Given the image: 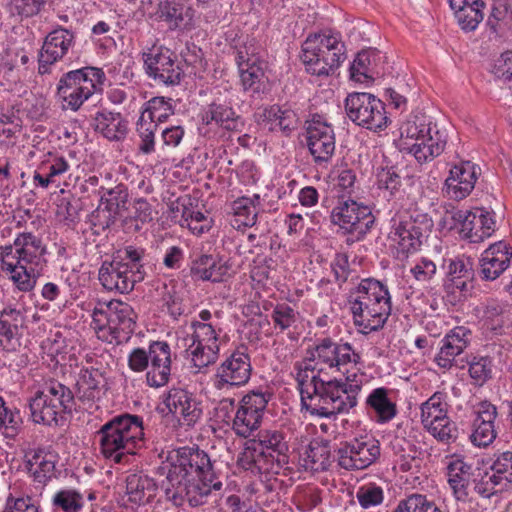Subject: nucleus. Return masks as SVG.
<instances>
[{"instance_id": "obj_8", "label": "nucleus", "mask_w": 512, "mask_h": 512, "mask_svg": "<svg viewBox=\"0 0 512 512\" xmlns=\"http://www.w3.org/2000/svg\"><path fill=\"white\" fill-rule=\"evenodd\" d=\"M105 80L104 71L91 66L63 74L57 85V95L63 108L78 111L85 101L102 91Z\"/></svg>"}, {"instance_id": "obj_22", "label": "nucleus", "mask_w": 512, "mask_h": 512, "mask_svg": "<svg viewBox=\"0 0 512 512\" xmlns=\"http://www.w3.org/2000/svg\"><path fill=\"white\" fill-rule=\"evenodd\" d=\"M253 440L260 451L262 450L267 456L266 460L273 466V471H278L289 463L290 445L288 434L285 431L263 429Z\"/></svg>"}, {"instance_id": "obj_38", "label": "nucleus", "mask_w": 512, "mask_h": 512, "mask_svg": "<svg viewBox=\"0 0 512 512\" xmlns=\"http://www.w3.org/2000/svg\"><path fill=\"white\" fill-rule=\"evenodd\" d=\"M264 452L260 451L256 442L250 439L246 442L243 451L238 457V464L245 470L251 471L252 473H276L273 471V466L267 462Z\"/></svg>"}, {"instance_id": "obj_41", "label": "nucleus", "mask_w": 512, "mask_h": 512, "mask_svg": "<svg viewBox=\"0 0 512 512\" xmlns=\"http://www.w3.org/2000/svg\"><path fill=\"white\" fill-rule=\"evenodd\" d=\"M490 469L492 474L487 484L491 483L492 489L498 487L499 491L507 488L512 483V451L496 454Z\"/></svg>"}, {"instance_id": "obj_24", "label": "nucleus", "mask_w": 512, "mask_h": 512, "mask_svg": "<svg viewBox=\"0 0 512 512\" xmlns=\"http://www.w3.org/2000/svg\"><path fill=\"white\" fill-rule=\"evenodd\" d=\"M239 116L227 93L218 91L201 112V121L206 126L215 125L228 131L237 130Z\"/></svg>"}, {"instance_id": "obj_59", "label": "nucleus", "mask_w": 512, "mask_h": 512, "mask_svg": "<svg viewBox=\"0 0 512 512\" xmlns=\"http://www.w3.org/2000/svg\"><path fill=\"white\" fill-rule=\"evenodd\" d=\"M192 362L195 367L201 369L216 362L219 354V344L198 345L195 344L192 348L189 346Z\"/></svg>"}, {"instance_id": "obj_46", "label": "nucleus", "mask_w": 512, "mask_h": 512, "mask_svg": "<svg viewBox=\"0 0 512 512\" xmlns=\"http://www.w3.org/2000/svg\"><path fill=\"white\" fill-rule=\"evenodd\" d=\"M379 56V51L377 50H362L359 52L354 59L351 67H350V76L354 81L363 83L367 79H372L371 66L376 61V58Z\"/></svg>"}, {"instance_id": "obj_28", "label": "nucleus", "mask_w": 512, "mask_h": 512, "mask_svg": "<svg viewBox=\"0 0 512 512\" xmlns=\"http://www.w3.org/2000/svg\"><path fill=\"white\" fill-rule=\"evenodd\" d=\"M110 342H127L135 331L137 314L132 306L120 300L110 301Z\"/></svg>"}, {"instance_id": "obj_58", "label": "nucleus", "mask_w": 512, "mask_h": 512, "mask_svg": "<svg viewBox=\"0 0 512 512\" xmlns=\"http://www.w3.org/2000/svg\"><path fill=\"white\" fill-rule=\"evenodd\" d=\"M147 104L143 113L146 114L148 121L151 120L157 124L163 123L174 114L170 98L166 100L164 97H154Z\"/></svg>"}, {"instance_id": "obj_60", "label": "nucleus", "mask_w": 512, "mask_h": 512, "mask_svg": "<svg viewBox=\"0 0 512 512\" xmlns=\"http://www.w3.org/2000/svg\"><path fill=\"white\" fill-rule=\"evenodd\" d=\"M376 176L379 189L388 191L391 196H395L399 192L402 186V177L396 167L379 168Z\"/></svg>"}, {"instance_id": "obj_4", "label": "nucleus", "mask_w": 512, "mask_h": 512, "mask_svg": "<svg viewBox=\"0 0 512 512\" xmlns=\"http://www.w3.org/2000/svg\"><path fill=\"white\" fill-rule=\"evenodd\" d=\"M351 302L354 324L362 334L379 331L391 315V297L386 285L366 278L361 280Z\"/></svg>"}, {"instance_id": "obj_1", "label": "nucleus", "mask_w": 512, "mask_h": 512, "mask_svg": "<svg viewBox=\"0 0 512 512\" xmlns=\"http://www.w3.org/2000/svg\"><path fill=\"white\" fill-rule=\"evenodd\" d=\"M168 471L163 483L166 497L176 506L187 502L198 507L206 502L212 490H220L209 455L198 446H184L169 452Z\"/></svg>"}, {"instance_id": "obj_16", "label": "nucleus", "mask_w": 512, "mask_h": 512, "mask_svg": "<svg viewBox=\"0 0 512 512\" xmlns=\"http://www.w3.org/2000/svg\"><path fill=\"white\" fill-rule=\"evenodd\" d=\"M380 457V443L373 437L354 438L342 442L335 450L338 466L345 470H362Z\"/></svg>"}, {"instance_id": "obj_21", "label": "nucleus", "mask_w": 512, "mask_h": 512, "mask_svg": "<svg viewBox=\"0 0 512 512\" xmlns=\"http://www.w3.org/2000/svg\"><path fill=\"white\" fill-rule=\"evenodd\" d=\"M455 222L460 224V232L470 242L478 243L490 237L495 231L494 213L484 208L472 211L458 210L453 214Z\"/></svg>"}, {"instance_id": "obj_52", "label": "nucleus", "mask_w": 512, "mask_h": 512, "mask_svg": "<svg viewBox=\"0 0 512 512\" xmlns=\"http://www.w3.org/2000/svg\"><path fill=\"white\" fill-rule=\"evenodd\" d=\"M158 124L148 121L146 114L142 113L137 122V133L141 139L138 149L144 154H150L155 150V132Z\"/></svg>"}, {"instance_id": "obj_30", "label": "nucleus", "mask_w": 512, "mask_h": 512, "mask_svg": "<svg viewBox=\"0 0 512 512\" xmlns=\"http://www.w3.org/2000/svg\"><path fill=\"white\" fill-rule=\"evenodd\" d=\"M76 398L92 408L101 398L102 389L105 387V378L98 369L84 368L80 370L76 380Z\"/></svg>"}, {"instance_id": "obj_48", "label": "nucleus", "mask_w": 512, "mask_h": 512, "mask_svg": "<svg viewBox=\"0 0 512 512\" xmlns=\"http://www.w3.org/2000/svg\"><path fill=\"white\" fill-rule=\"evenodd\" d=\"M22 424L23 419L20 411L8 409L4 399L0 397V432L6 438L13 439L21 431Z\"/></svg>"}, {"instance_id": "obj_17", "label": "nucleus", "mask_w": 512, "mask_h": 512, "mask_svg": "<svg viewBox=\"0 0 512 512\" xmlns=\"http://www.w3.org/2000/svg\"><path fill=\"white\" fill-rule=\"evenodd\" d=\"M306 146L317 166L326 167L331 161L336 147L333 127L321 116H313L305 130Z\"/></svg>"}, {"instance_id": "obj_13", "label": "nucleus", "mask_w": 512, "mask_h": 512, "mask_svg": "<svg viewBox=\"0 0 512 512\" xmlns=\"http://www.w3.org/2000/svg\"><path fill=\"white\" fill-rule=\"evenodd\" d=\"M144 70L157 84L179 85L184 78V70L177 55L165 46L152 47L142 53Z\"/></svg>"}, {"instance_id": "obj_14", "label": "nucleus", "mask_w": 512, "mask_h": 512, "mask_svg": "<svg viewBox=\"0 0 512 512\" xmlns=\"http://www.w3.org/2000/svg\"><path fill=\"white\" fill-rule=\"evenodd\" d=\"M330 220L339 226L343 233L355 234L356 240L360 241L372 229L375 216L368 206L347 199L338 201L331 211Z\"/></svg>"}, {"instance_id": "obj_26", "label": "nucleus", "mask_w": 512, "mask_h": 512, "mask_svg": "<svg viewBox=\"0 0 512 512\" xmlns=\"http://www.w3.org/2000/svg\"><path fill=\"white\" fill-rule=\"evenodd\" d=\"M480 168L471 161H461L450 169L445 180L446 193L451 199L462 200L474 189Z\"/></svg>"}, {"instance_id": "obj_42", "label": "nucleus", "mask_w": 512, "mask_h": 512, "mask_svg": "<svg viewBox=\"0 0 512 512\" xmlns=\"http://www.w3.org/2000/svg\"><path fill=\"white\" fill-rule=\"evenodd\" d=\"M27 465L34 480L40 484H45L54 475L55 461L53 456L46 453L42 448L36 449L29 454Z\"/></svg>"}, {"instance_id": "obj_39", "label": "nucleus", "mask_w": 512, "mask_h": 512, "mask_svg": "<svg viewBox=\"0 0 512 512\" xmlns=\"http://www.w3.org/2000/svg\"><path fill=\"white\" fill-rule=\"evenodd\" d=\"M333 460L328 442L314 440L310 442L303 458V466L306 470L313 472L326 471L330 468Z\"/></svg>"}, {"instance_id": "obj_47", "label": "nucleus", "mask_w": 512, "mask_h": 512, "mask_svg": "<svg viewBox=\"0 0 512 512\" xmlns=\"http://www.w3.org/2000/svg\"><path fill=\"white\" fill-rule=\"evenodd\" d=\"M102 194L100 203L112 211L113 214L121 217L123 212L128 209V190L127 188L119 184L111 189H104L101 187Z\"/></svg>"}, {"instance_id": "obj_44", "label": "nucleus", "mask_w": 512, "mask_h": 512, "mask_svg": "<svg viewBox=\"0 0 512 512\" xmlns=\"http://www.w3.org/2000/svg\"><path fill=\"white\" fill-rule=\"evenodd\" d=\"M446 417H448L447 403L441 392L434 393L421 405V421L425 428L432 426L437 421H443Z\"/></svg>"}, {"instance_id": "obj_11", "label": "nucleus", "mask_w": 512, "mask_h": 512, "mask_svg": "<svg viewBox=\"0 0 512 512\" xmlns=\"http://www.w3.org/2000/svg\"><path fill=\"white\" fill-rule=\"evenodd\" d=\"M344 108L347 117L358 126L381 131L388 125L384 102L371 93H349Z\"/></svg>"}, {"instance_id": "obj_2", "label": "nucleus", "mask_w": 512, "mask_h": 512, "mask_svg": "<svg viewBox=\"0 0 512 512\" xmlns=\"http://www.w3.org/2000/svg\"><path fill=\"white\" fill-rule=\"evenodd\" d=\"M47 246L32 232L19 233L13 244L0 247L1 269L21 292L32 291L47 266Z\"/></svg>"}, {"instance_id": "obj_10", "label": "nucleus", "mask_w": 512, "mask_h": 512, "mask_svg": "<svg viewBox=\"0 0 512 512\" xmlns=\"http://www.w3.org/2000/svg\"><path fill=\"white\" fill-rule=\"evenodd\" d=\"M315 360L309 359V354L307 357L301 361L296 362L294 365L295 380L297 382V388L300 392L301 397V406L302 409H305L309 413L311 411H322L320 408H323L325 404V400H327V396L330 394L333 395V391L329 389H333L335 386L327 383L328 379H324L321 376L322 368L318 370L316 373V363L312 365Z\"/></svg>"}, {"instance_id": "obj_37", "label": "nucleus", "mask_w": 512, "mask_h": 512, "mask_svg": "<svg viewBox=\"0 0 512 512\" xmlns=\"http://www.w3.org/2000/svg\"><path fill=\"white\" fill-rule=\"evenodd\" d=\"M157 485L155 481L142 474H130L126 478V493L129 501L134 504L150 502L156 495Z\"/></svg>"}, {"instance_id": "obj_45", "label": "nucleus", "mask_w": 512, "mask_h": 512, "mask_svg": "<svg viewBox=\"0 0 512 512\" xmlns=\"http://www.w3.org/2000/svg\"><path fill=\"white\" fill-rule=\"evenodd\" d=\"M242 86L245 91L254 94H261L265 89V73L262 63L253 62L248 66L239 69Z\"/></svg>"}, {"instance_id": "obj_20", "label": "nucleus", "mask_w": 512, "mask_h": 512, "mask_svg": "<svg viewBox=\"0 0 512 512\" xmlns=\"http://www.w3.org/2000/svg\"><path fill=\"white\" fill-rule=\"evenodd\" d=\"M74 43V32L60 25L49 32L44 39L38 56L39 74L49 73L51 65L62 60Z\"/></svg>"}, {"instance_id": "obj_3", "label": "nucleus", "mask_w": 512, "mask_h": 512, "mask_svg": "<svg viewBox=\"0 0 512 512\" xmlns=\"http://www.w3.org/2000/svg\"><path fill=\"white\" fill-rule=\"evenodd\" d=\"M102 455L116 464L127 463L129 456L144 441L143 418L123 413L107 421L96 432Z\"/></svg>"}, {"instance_id": "obj_63", "label": "nucleus", "mask_w": 512, "mask_h": 512, "mask_svg": "<svg viewBox=\"0 0 512 512\" xmlns=\"http://www.w3.org/2000/svg\"><path fill=\"white\" fill-rule=\"evenodd\" d=\"M464 351L461 346L453 343L448 337H444L442 340V346L440 351L435 356V363L443 369H450L453 366L456 356L460 355Z\"/></svg>"}, {"instance_id": "obj_18", "label": "nucleus", "mask_w": 512, "mask_h": 512, "mask_svg": "<svg viewBox=\"0 0 512 512\" xmlns=\"http://www.w3.org/2000/svg\"><path fill=\"white\" fill-rule=\"evenodd\" d=\"M310 360H317L316 364H323L330 369L342 372L348 364H358L361 356L348 342H336L330 337L317 339L314 348L307 351Z\"/></svg>"}, {"instance_id": "obj_50", "label": "nucleus", "mask_w": 512, "mask_h": 512, "mask_svg": "<svg viewBox=\"0 0 512 512\" xmlns=\"http://www.w3.org/2000/svg\"><path fill=\"white\" fill-rule=\"evenodd\" d=\"M512 21V13L506 2L497 0L493 3L487 19V25L495 34L502 33L509 27Z\"/></svg>"}, {"instance_id": "obj_32", "label": "nucleus", "mask_w": 512, "mask_h": 512, "mask_svg": "<svg viewBox=\"0 0 512 512\" xmlns=\"http://www.w3.org/2000/svg\"><path fill=\"white\" fill-rule=\"evenodd\" d=\"M459 26L465 31H473L484 18L485 3L482 0H449Z\"/></svg>"}, {"instance_id": "obj_35", "label": "nucleus", "mask_w": 512, "mask_h": 512, "mask_svg": "<svg viewBox=\"0 0 512 512\" xmlns=\"http://www.w3.org/2000/svg\"><path fill=\"white\" fill-rule=\"evenodd\" d=\"M24 314L11 305L0 312V344L7 350L15 349L14 342L19 328L24 324Z\"/></svg>"}, {"instance_id": "obj_64", "label": "nucleus", "mask_w": 512, "mask_h": 512, "mask_svg": "<svg viewBox=\"0 0 512 512\" xmlns=\"http://www.w3.org/2000/svg\"><path fill=\"white\" fill-rule=\"evenodd\" d=\"M438 441L451 443L457 439L458 430L456 424L446 417L443 421H437L426 428Z\"/></svg>"}, {"instance_id": "obj_36", "label": "nucleus", "mask_w": 512, "mask_h": 512, "mask_svg": "<svg viewBox=\"0 0 512 512\" xmlns=\"http://www.w3.org/2000/svg\"><path fill=\"white\" fill-rule=\"evenodd\" d=\"M471 465L457 458L451 460L447 465V480L457 500H465L468 496L470 483Z\"/></svg>"}, {"instance_id": "obj_55", "label": "nucleus", "mask_w": 512, "mask_h": 512, "mask_svg": "<svg viewBox=\"0 0 512 512\" xmlns=\"http://www.w3.org/2000/svg\"><path fill=\"white\" fill-rule=\"evenodd\" d=\"M52 504L64 512H79L84 505L83 496L74 489L58 491L52 499Z\"/></svg>"}, {"instance_id": "obj_53", "label": "nucleus", "mask_w": 512, "mask_h": 512, "mask_svg": "<svg viewBox=\"0 0 512 512\" xmlns=\"http://www.w3.org/2000/svg\"><path fill=\"white\" fill-rule=\"evenodd\" d=\"M393 512H442L433 501L425 495L412 494L401 500Z\"/></svg>"}, {"instance_id": "obj_29", "label": "nucleus", "mask_w": 512, "mask_h": 512, "mask_svg": "<svg viewBox=\"0 0 512 512\" xmlns=\"http://www.w3.org/2000/svg\"><path fill=\"white\" fill-rule=\"evenodd\" d=\"M157 14L170 30H188L193 26L194 10L181 0H160Z\"/></svg>"}, {"instance_id": "obj_7", "label": "nucleus", "mask_w": 512, "mask_h": 512, "mask_svg": "<svg viewBox=\"0 0 512 512\" xmlns=\"http://www.w3.org/2000/svg\"><path fill=\"white\" fill-rule=\"evenodd\" d=\"M400 136V150L413 154L419 163L433 160L446 146V138L437 126L419 117L403 123Z\"/></svg>"}, {"instance_id": "obj_31", "label": "nucleus", "mask_w": 512, "mask_h": 512, "mask_svg": "<svg viewBox=\"0 0 512 512\" xmlns=\"http://www.w3.org/2000/svg\"><path fill=\"white\" fill-rule=\"evenodd\" d=\"M93 127L97 133L109 141L123 140L128 133V121L121 113L108 110L98 111L93 119Z\"/></svg>"}, {"instance_id": "obj_57", "label": "nucleus", "mask_w": 512, "mask_h": 512, "mask_svg": "<svg viewBox=\"0 0 512 512\" xmlns=\"http://www.w3.org/2000/svg\"><path fill=\"white\" fill-rule=\"evenodd\" d=\"M390 447L393 453L403 461L401 464L402 469H410V461L417 458V447L413 441L403 436H395L390 442Z\"/></svg>"}, {"instance_id": "obj_51", "label": "nucleus", "mask_w": 512, "mask_h": 512, "mask_svg": "<svg viewBox=\"0 0 512 512\" xmlns=\"http://www.w3.org/2000/svg\"><path fill=\"white\" fill-rule=\"evenodd\" d=\"M298 318L299 312L287 303H278L271 313L274 328L278 330L279 333H283L295 327Z\"/></svg>"}, {"instance_id": "obj_56", "label": "nucleus", "mask_w": 512, "mask_h": 512, "mask_svg": "<svg viewBox=\"0 0 512 512\" xmlns=\"http://www.w3.org/2000/svg\"><path fill=\"white\" fill-rule=\"evenodd\" d=\"M273 393L268 388H257L244 395L239 403L263 418L264 411Z\"/></svg>"}, {"instance_id": "obj_27", "label": "nucleus", "mask_w": 512, "mask_h": 512, "mask_svg": "<svg viewBox=\"0 0 512 512\" xmlns=\"http://www.w3.org/2000/svg\"><path fill=\"white\" fill-rule=\"evenodd\" d=\"M511 248L500 241L490 245L481 255L479 261V276L484 281L497 279L510 265Z\"/></svg>"}, {"instance_id": "obj_6", "label": "nucleus", "mask_w": 512, "mask_h": 512, "mask_svg": "<svg viewBox=\"0 0 512 512\" xmlns=\"http://www.w3.org/2000/svg\"><path fill=\"white\" fill-rule=\"evenodd\" d=\"M300 59L307 73L327 77L346 59L345 45L335 35H310L302 44Z\"/></svg>"}, {"instance_id": "obj_62", "label": "nucleus", "mask_w": 512, "mask_h": 512, "mask_svg": "<svg viewBox=\"0 0 512 512\" xmlns=\"http://www.w3.org/2000/svg\"><path fill=\"white\" fill-rule=\"evenodd\" d=\"M191 327L193 329L191 348L195 345H209L218 344V334L212 323H202L200 321H192Z\"/></svg>"}, {"instance_id": "obj_61", "label": "nucleus", "mask_w": 512, "mask_h": 512, "mask_svg": "<svg viewBox=\"0 0 512 512\" xmlns=\"http://www.w3.org/2000/svg\"><path fill=\"white\" fill-rule=\"evenodd\" d=\"M356 499L363 509H370L382 504L384 492L383 489L375 483H368L358 488Z\"/></svg>"}, {"instance_id": "obj_25", "label": "nucleus", "mask_w": 512, "mask_h": 512, "mask_svg": "<svg viewBox=\"0 0 512 512\" xmlns=\"http://www.w3.org/2000/svg\"><path fill=\"white\" fill-rule=\"evenodd\" d=\"M150 369L146 373V381L150 387L165 386L171 375V349L165 341H154L148 349Z\"/></svg>"}, {"instance_id": "obj_15", "label": "nucleus", "mask_w": 512, "mask_h": 512, "mask_svg": "<svg viewBox=\"0 0 512 512\" xmlns=\"http://www.w3.org/2000/svg\"><path fill=\"white\" fill-rule=\"evenodd\" d=\"M327 383L334 385L333 395L329 393L322 411H311V415L323 418H333L338 414H347L358 403V395L362 390V380L357 379L354 374L353 378L349 376L343 381L342 379H328Z\"/></svg>"}, {"instance_id": "obj_34", "label": "nucleus", "mask_w": 512, "mask_h": 512, "mask_svg": "<svg viewBox=\"0 0 512 512\" xmlns=\"http://www.w3.org/2000/svg\"><path fill=\"white\" fill-rule=\"evenodd\" d=\"M227 273V267L211 254H200L192 260L190 274L200 281L220 282Z\"/></svg>"}, {"instance_id": "obj_19", "label": "nucleus", "mask_w": 512, "mask_h": 512, "mask_svg": "<svg viewBox=\"0 0 512 512\" xmlns=\"http://www.w3.org/2000/svg\"><path fill=\"white\" fill-rule=\"evenodd\" d=\"M252 372L250 356L241 350L231 353L216 369L214 387L218 390L245 385Z\"/></svg>"}, {"instance_id": "obj_43", "label": "nucleus", "mask_w": 512, "mask_h": 512, "mask_svg": "<svg viewBox=\"0 0 512 512\" xmlns=\"http://www.w3.org/2000/svg\"><path fill=\"white\" fill-rule=\"evenodd\" d=\"M262 418L253 411L243 407L241 403L238 404L231 429L234 433L242 438H248L252 433L259 429Z\"/></svg>"}, {"instance_id": "obj_9", "label": "nucleus", "mask_w": 512, "mask_h": 512, "mask_svg": "<svg viewBox=\"0 0 512 512\" xmlns=\"http://www.w3.org/2000/svg\"><path fill=\"white\" fill-rule=\"evenodd\" d=\"M75 394L64 384L51 380L42 391L29 400L31 419L34 423L51 425L57 417L75 409Z\"/></svg>"}, {"instance_id": "obj_12", "label": "nucleus", "mask_w": 512, "mask_h": 512, "mask_svg": "<svg viewBox=\"0 0 512 512\" xmlns=\"http://www.w3.org/2000/svg\"><path fill=\"white\" fill-rule=\"evenodd\" d=\"M393 221L390 239L397 245L398 258L416 252L433 227L432 219L426 214H405Z\"/></svg>"}, {"instance_id": "obj_23", "label": "nucleus", "mask_w": 512, "mask_h": 512, "mask_svg": "<svg viewBox=\"0 0 512 512\" xmlns=\"http://www.w3.org/2000/svg\"><path fill=\"white\" fill-rule=\"evenodd\" d=\"M164 404L186 426H194L203 414L201 402L192 392L183 388H171L164 398Z\"/></svg>"}, {"instance_id": "obj_49", "label": "nucleus", "mask_w": 512, "mask_h": 512, "mask_svg": "<svg viewBox=\"0 0 512 512\" xmlns=\"http://www.w3.org/2000/svg\"><path fill=\"white\" fill-rule=\"evenodd\" d=\"M268 118L271 121V130L277 128L285 135H289L297 127L298 118L296 113L290 109H282L279 106H272L268 110Z\"/></svg>"}, {"instance_id": "obj_33", "label": "nucleus", "mask_w": 512, "mask_h": 512, "mask_svg": "<svg viewBox=\"0 0 512 512\" xmlns=\"http://www.w3.org/2000/svg\"><path fill=\"white\" fill-rule=\"evenodd\" d=\"M368 414L374 413L378 423H387L397 414V406L389 398V390L385 387L373 389L365 401Z\"/></svg>"}, {"instance_id": "obj_40", "label": "nucleus", "mask_w": 512, "mask_h": 512, "mask_svg": "<svg viewBox=\"0 0 512 512\" xmlns=\"http://www.w3.org/2000/svg\"><path fill=\"white\" fill-rule=\"evenodd\" d=\"M260 206V196L258 194H254L251 198L243 196L236 199L232 203V210L237 227H252L255 225Z\"/></svg>"}, {"instance_id": "obj_5", "label": "nucleus", "mask_w": 512, "mask_h": 512, "mask_svg": "<svg viewBox=\"0 0 512 512\" xmlns=\"http://www.w3.org/2000/svg\"><path fill=\"white\" fill-rule=\"evenodd\" d=\"M143 248L126 246L113 254L111 261H104L99 269L98 279L104 289L121 294L129 293L136 283L142 282L146 272Z\"/></svg>"}, {"instance_id": "obj_54", "label": "nucleus", "mask_w": 512, "mask_h": 512, "mask_svg": "<svg viewBox=\"0 0 512 512\" xmlns=\"http://www.w3.org/2000/svg\"><path fill=\"white\" fill-rule=\"evenodd\" d=\"M469 375L476 385L482 386L492 378L493 361L488 356H473L468 362Z\"/></svg>"}]
</instances>
